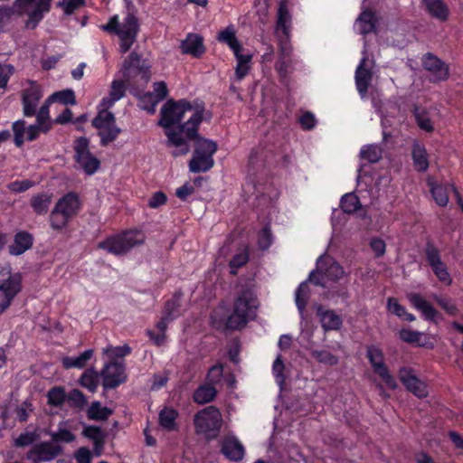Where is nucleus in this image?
<instances>
[{
    "mask_svg": "<svg viewBox=\"0 0 463 463\" xmlns=\"http://www.w3.org/2000/svg\"><path fill=\"white\" fill-rule=\"evenodd\" d=\"M204 110V104L202 103L187 121L179 126L178 131L166 132V146L175 147L172 152L173 156H185L190 151L189 141H194L193 156L188 161V169L192 173H206L215 165L213 155L218 149L217 143L199 134Z\"/></svg>",
    "mask_w": 463,
    "mask_h": 463,
    "instance_id": "f257e3e1",
    "label": "nucleus"
},
{
    "mask_svg": "<svg viewBox=\"0 0 463 463\" xmlns=\"http://www.w3.org/2000/svg\"><path fill=\"white\" fill-rule=\"evenodd\" d=\"M258 307L257 297L250 287H242L238 290L234 301L233 311L226 318V327L230 330H241L245 327Z\"/></svg>",
    "mask_w": 463,
    "mask_h": 463,
    "instance_id": "f03ea898",
    "label": "nucleus"
},
{
    "mask_svg": "<svg viewBox=\"0 0 463 463\" xmlns=\"http://www.w3.org/2000/svg\"><path fill=\"white\" fill-rule=\"evenodd\" d=\"M104 32L116 33L119 37V49L121 52H128L136 42L140 32L138 18L133 12H128L122 24L118 22V16L115 14L109 22L101 26Z\"/></svg>",
    "mask_w": 463,
    "mask_h": 463,
    "instance_id": "7ed1b4c3",
    "label": "nucleus"
},
{
    "mask_svg": "<svg viewBox=\"0 0 463 463\" xmlns=\"http://www.w3.org/2000/svg\"><path fill=\"white\" fill-rule=\"evenodd\" d=\"M146 235L142 230L127 229L113 235L107 236L104 241H99L98 248L103 249L115 256H122L137 247L144 244Z\"/></svg>",
    "mask_w": 463,
    "mask_h": 463,
    "instance_id": "20e7f679",
    "label": "nucleus"
},
{
    "mask_svg": "<svg viewBox=\"0 0 463 463\" xmlns=\"http://www.w3.org/2000/svg\"><path fill=\"white\" fill-rule=\"evenodd\" d=\"M80 208L81 202L75 192L66 193L59 198L50 213V224L52 230H63L70 220L78 215Z\"/></svg>",
    "mask_w": 463,
    "mask_h": 463,
    "instance_id": "39448f33",
    "label": "nucleus"
},
{
    "mask_svg": "<svg viewBox=\"0 0 463 463\" xmlns=\"http://www.w3.org/2000/svg\"><path fill=\"white\" fill-rule=\"evenodd\" d=\"M223 425L222 414L215 405H208L198 411L194 417L197 434H203L208 440L216 439Z\"/></svg>",
    "mask_w": 463,
    "mask_h": 463,
    "instance_id": "423d86ee",
    "label": "nucleus"
},
{
    "mask_svg": "<svg viewBox=\"0 0 463 463\" xmlns=\"http://www.w3.org/2000/svg\"><path fill=\"white\" fill-rule=\"evenodd\" d=\"M194 106L192 101L187 99H168L163 104L158 124L165 128V133L171 130H179V126L186 112H192Z\"/></svg>",
    "mask_w": 463,
    "mask_h": 463,
    "instance_id": "0eeeda50",
    "label": "nucleus"
},
{
    "mask_svg": "<svg viewBox=\"0 0 463 463\" xmlns=\"http://www.w3.org/2000/svg\"><path fill=\"white\" fill-rule=\"evenodd\" d=\"M151 63L146 58H142L139 52H129L121 64L119 71L128 84L137 82L138 79L144 82L150 80Z\"/></svg>",
    "mask_w": 463,
    "mask_h": 463,
    "instance_id": "6e6552de",
    "label": "nucleus"
},
{
    "mask_svg": "<svg viewBox=\"0 0 463 463\" xmlns=\"http://www.w3.org/2000/svg\"><path fill=\"white\" fill-rule=\"evenodd\" d=\"M92 127L98 130L101 146H108L122 132V129L117 125L115 114L106 107H102L92 118Z\"/></svg>",
    "mask_w": 463,
    "mask_h": 463,
    "instance_id": "1a4fd4ad",
    "label": "nucleus"
},
{
    "mask_svg": "<svg viewBox=\"0 0 463 463\" xmlns=\"http://www.w3.org/2000/svg\"><path fill=\"white\" fill-rule=\"evenodd\" d=\"M366 357L373 367V372L383 380L388 388L394 389L398 388V383L394 379L393 375L384 361V353L383 349H380L376 345H371L367 346Z\"/></svg>",
    "mask_w": 463,
    "mask_h": 463,
    "instance_id": "9d476101",
    "label": "nucleus"
},
{
    "mask_svg": "<svg viewBox=\"0 0 463 463\" xmlns=\"http://www.w3.org/2000/svg\"><path fill=\"white\" fill-rule=\"evenodd\" d=\"M74 159L82 170L89 175L96 173L100 167V161L90 150V140L86 136H80L74 140Z\"/></svg>",
    "mask_w": 463,
    "mask_h": 463,
    "instance_id": "9b49d317",
    "label": "nucleus"
},
{
    "mask_svg": "<svg viewBox=\"0 0 463 463\" xmlns=\"http://www.w3.org/2000/svg\"><path fill=\"white\" fill-rule=\"evenodd\" d=\"M424 256L439 281L443 282L446 285H451L453 279L445 261H442L441 260L440 250H439L433 241H426Z\"/></svg>",
    "mask_w": 463,
    "mask_h": 463,
    "instance_id": "f8f14e48",
    "label": "nucleus"
},
{
    "mask_svg": "<svg viewBox=\"0 0 463 463\" xmlns=\"http://www.w3.org/2000/svg\"><path fill=\"white\" fill-rule=\"evenodd\" d=\"M100 377L102 378V386L105 391L118 388V386L123 384L128 380L124 362L112 361V359L106 362L100 370Z\"/></svg>",
    "mask_w": 463,
    "mask_h": 463,
    "instance_id": "ddd939ff",
    "label": "nucleus"
},
{
    "mask_svg": "<svg viewBox=\"0 0 463 463\" xmlns=\"http://www.w3.org/2000/svg\"><path fill=\"white\" fill-rule=\"evenodd\" d=\"M399 380L407 391L411 392L418 399H425L429 396V388L427 383L419 376H416L415 370L408 365H402L398 370Z\"/></svg>",
    "mask_w": 463,
    "mask_h": 463,
    "instance_id": "4468645a",
    "label": "nucleus"
},
{
    "mask_svg": "<svg viewBox=\"0 0 463 463\" xmlns=\"http://www.w3.org/2000/svg\"><path fill=\"white\" fill-rule=\"evenodd\" d=\"M23 288V276L20 272L11 273L0 282V314L8 308Z\"/></svg>",
    "mask_w": 463,
    "mask_h": 463,
    "instance_id": "2eb2a0df",
    "label": "nucleus"
},
{
    "mask_svg": "<svg viewBox=\"0 0 463 463\" xmlns=\"http://www.w3.org/2000/svg\"><path fill=\"white\" fill-rule=\"evenodd\" d=\"M43 94L42 87L37 81L31 80L30 86L24 89L21 93L23 114L25 117H36L37 109Z\"/></svg>",
    "mask_w": 463,
    "mask_h": 463,
    "instance_id": "dca6fc26",
    "label": "nucleus"
},
{
    "mask_svg": "<svg viewBox=\"0 0 463 463\" xmlns=\"http://www.w3.org/2000/svg\"><path fill=\"white\" fill-rule=\"evenodd\" d=\"M421 62L424 70L429 71L432 75L430 81H445L449 78V66L433 52H426L421 59Z\"/></svg>",
    "mask_w": 463,
    "mask_h": 463,
    "instance_id": "f3484780",
    "label": "nucleus"
},
{
    "mask_svg": "<svg viewBox=\"0 0 463 463\" xmlns=\"http://www.w3.org/2000/svg\"><path fill=\"white\" fill-rule=\"evenodd\" d=\"M61 452H63L61 445L42 441L30 449L28 458L33 459L35 462H48V460L55 459Z\"/></svg>",
    "mask_w": 463,
    "mask_h": 463,
    "instance_id": "a211bd4d",
    "label": "nucleus"
},
{
    "mask_svg": "<svg viewBox=\"0 0 463 463\" xmlns=\"http://www.w3.org/2000/svg\"><path fill=\"white\" fill-rule=\"evenodd\" d=\"M407 299L412 307L421 312L425 320L429 322H437L438 317H440L439 310L436 309L431 302L427 301L420 293L411 292L407 293Z\"/></svg>",
    "mask_w": 463,
    "mask_h": 463,
    "instance_id": "6ab92c4d",
    "label": "nucleus"
},
{
    "mask_svg": "<svg viewBox=\"0 0 463 463\" xmlns=\"http://www.w3.org/2000/svg\"><path fill=\"white\" fill-rule=\"evenodd\" d=\"M180 50L182 53H188L194 58H202L206 52L203 35L198 33H188L185 39L181 41Z\"/></svg>",
    "mask_w": 463,
    "mask_h": 463,
    "instance_id": "aec40b11",
    "label": "nucleus"
},
{
    "mask_svg": "<svg viewBox=\"0 0 463 463\" xmlns=\"http://www.w3.org/2000/svg\"><path fill=\"white\" fill-rule=\"evenodd\" d=\"M221 451L230 460L239 462L244 458L245 449L235 436H225L221 442Z\"/></svg>",
    "mask_w": 463,
    "mask_h": 463,
    "instance_id": "412c9836",
    "label": "nucleus"
},
{
    "mask_svg": "<svg viewBox=\"0 0 463 463\" xmlns=\"http://www.w3.org/2000/svg\"><path fill=\"white\" fill-rule=\"evenodd\" d=\"M34 242V237L33 233L29 232H18L14 234V241L8 247V252L12 254V256H20L28 250V249L33 248Z\"/></svg>",
    "mask_w": 463,
    "mask_h": 463,
    "instance_id": "4be33fe9",
    "label": "nucleus"
},
{
    "mask_svg": "<svg viewBox=\"0 0 463 463\" xmlns=\"http://www.w3.org/2000/svg\"><path fill=\"white\" fill-rule=\"evenodd\" d=\"M426 184L430 190V194L436 203L440 207H445L449 200L450 185L447 184L437 183L435 178L429 175L426 178Z\"/></svg>",
    "mask_w": 463,
    "mask_h": 463,
    "instance_id": "5701e85b",
    "label": "nucleus"
},
{
    "mask_svg": "<svg viewBox=\"0 0 463 463\" xmlns=\"http://www.w3.org/2000/svg\"><path fill=\"white\" fill-rule=\"evenodd\" d=\"M421 3L430 17L439 22L448 21L450 9L444 0H421Z\"/></svg>",
    "mask_w": 463,
    "mask_h": 463,
    "instance_id": "b1692460",
    "label": "nucleus"
},
{
    "mask_svg": "<svg viewBox=\"0 0 463 463\" xmlns=\"http://www.w3.org/2000/svg\"><path fill=\"white\" fill-rule=\"evenodd\" d=\"M411 158L414 170L425 173L430 166V155L423 144L414 141L411 147Z\"/></svg>",
    "mask_w": 463,
    "mask_h": 463,
    "instance_id": "393cba45",
    "label": "nucleus"
},
{
    "mask_svg": "<svg viewBox=\"0 0 463 463\" xmlns=\"http://www.w3.org/2000/svg\"><path fill=\"white\" fill-rule=\"evenodd\" d=\"M317 315L320 318L322 327L325 331L339 330L343 326V318L335 310H325L321 305L317 309Z\"/></svg>",
    "mask_w": 463,
    "mask_h": 463,
    "instance_id": "a878e982",
    "label": "nucleus"
},
{
    "mask_svg": "<svg viewBox=\"0 0 463 463\" xmlns=\"http://www.w3.org/2000/svg\"><path fill=\"white\" fill-rule=\"evenodd\" d=\"M127 82L124 80H114L110 85V90L108 97H104L101 99V106L106 108H111L115 102L124 98L127 92Z\"/></svg>",
    "mask_w": 463,
    "mask_h": 463,
    "instance_id": "bb28decb",
    "label": "nucleus"
},
{
    "mask_svg": "<svg viewBox=\"0 0 463 463\" xmlns=\"http://www.w3.org/2000/svg\"><path fill=\"white\" fill-rule=\"evenodd\" d=\"M52 0H36L35 5L32 12L29 13L26 26L34 27L38 26L41 21H43L44 14L49 13L52 9Z\"/></svg>",
    "mask_w": 463,
    "mask_h": 463,
    "instance_id": "cd10ccee",
    "label": "nucleus"
},
{
    "mask_svg": "<svg viewBox=\"0 0 463 463\" xmlns=\"http://www.w3.org/2000/svg\"><path fill=\"white\" fill-rule=\"evenodd\" d=\"M242 45L241 43H238V49L234 52V56L237 60V66L235 67V78L238 80H242L245 76L250 71V62L252 61L251 54H242L241 52Z\"/></svg>",
    "mask_w": 463,
    "mask_h": 463,
    "instance_id": "c85d7f7f",
    "label": "nucleus"
},
{
    "mask_svg": "<svg viewBox=\"0 0 463 463\" xmlns=\"http://www.w3.org/2000/svg\"><path fill=\"white\" fill-rule=\"evenodd\" d=\"M365 58H364L355 71V86L360 95L364 96L368 92L370 80L372 79V71L365 69Z\"/></svg>",
    "mask_w": 463,
    "mask_h": 463,
    "instance_id": "c756f323",
    "label": "nucleus"
},
{
    "mask_svg": "<svg viewBox=\"0 0 463 463\" xmlns=\"http://www.w3.org/2000/svg\"><path fill=\"white\" fill-rule=\"evenodd\" d=\"M94 354L93 349H87L82 351L78 356H63L61 359V365L63 368H85L90 360L92 359Z\"/></svg>",
    "mask_w": 463,
    "mask_h": 463,
    "instance_id": "7c9ffc66",
    "label": "nucleus"
},
{
    "mask_svg": "<svg viewBox=\"0 0 463 463\" xmlns=\"http://www.w3.org/2000/svg\"><path fill=\"white\" fill-rule=\"evenodd\" d=\"M52 194L47 192L37 193L30 199V206L37 215H45L51 206Z\"/></svg>",
    "mask_w": 463,
    "mask_h": 463,
    "instance_id": "2f4dec72",
    "label": "nucleus"
},
{
    "mask_svg": "<svg viewBox=\"0 0 463 463\" xmlns=\"http://www.w3.org/2000/svg\"><path fill=\"white\" fill-rule=\"evenodd\" d=\"M177 417H179V412L175 408H163L159 412V424L161 428L167 431L178 430Z\"/></svg>",
    "mask_w": 463,
    "mask_h": 463,
    "instance_id": "473e14b6",
    "label": "nucleus"
},
{
    "mask_svg": "<svg viewBox=\"0 0 463 463\" xmlns=\"http://www.w3.org/2000/svg\"><path fill=\"white\" fill-rule=\"evenodd\" d=\"M217 395L214 385L211 383L199 385L193 392V400L196 403L203 405V403L211 402Z\"/></svg>",
    "mask_w": 463,
    "mask_h": 463,
    "instance_id": "72a5a7b5",
    "label": "nucleus"
},
{
    "mask_svg": "<svg viewBox=\"0 0 463 463\" xmlns=\"http://www.w3.org/2000/svg\"><path fill=\"white\" fill-rule=\"evenodd\" d=\"M357 22L360 25V33H364V35L376 32L378 18L374 12L370 11V9H365V11L362 12Z\"/></svg>",
    "mask_w": 463,
    "mask_h": 463,
    "instance_id": "f704fd0d",
    "label": "nucleus"
},
{
    "mask_svg": "<svg viewBox=\"0 0 463 463\" xmlns=\"http://www.w3.org/2000/svg\"><path fill=\"white\" fill-rule=\"evenodd\" d=\"M101 377L100 371L95 370L94 367L87 368L80 376L79 383L88 391L94 393L99 386V379Z\"/></svg>",
    "mask_w": 463,
    "mask_h": 463,
    "instance_id": "c9c22d12",
    "label": "nucleus"
},
{
    "mask_svg": "<svg viewBox=\"0 0 463 463\" xmlns=\"http://www.w3.org/2000/svg\"><path fill=\"white\" fill-rule=\"evenodd\" d=\"M113 414L109 407H103L100 402H92L87 409V418L94 420H105Z\"/></svg>",
    "mask_w": 463,
    "mask_h": 463,
    "instance_id": "e433bc0d",
    "label": "nucleus"
},
{
    "mask_svg": "<svg viewBox=\"0 0 463 463\" xmlns=\"http://www.w3.org/2000/svg\"><path fill=\"white\" fill-rule=\"evenodd\" d=\"M344 273L341 264L333 260L329 256H324V274L330 281H338Z\"/></svg>",
    "mask_w": 463,
    "mask_h": 463,
    "instance_id": "4c0bfd02",
    "label": "nucleus"
},
{
    "mask_svg": "<svg viewBox=\"0 0 463 463\" xmlns=\"http://www.w3.org/2000/svg\"><path fill=\"white\" fill-rule=\"evenodd\" d=\"M340 206L345 213H354L362 208V203L355 193H345L340 198Z\"/></svg>",
    "mask_w": 463,
    "mask_h": 463,
    "instance_id": "58836bf2",
    "label": "nucleus"
},
{
    "mask_svg": "<svg viewBox=\"0 0 463 463\" xmlns=\"http://www.w3.org/2000/svg\"><path fill=\"white\" fill-rule=\"evenodd\" d=\"M50 104L49 98L43 104L37 109L36 121L41 125L42 132L47 133L52 129V122L50 120Z\"/></svg>",
    "mask_w": 463,
    "mask_h": 463,
    "instance_id": "ea45409f",
    "label": "nucleus"
},
{
    "mask_svg": "<svg viewBox=\"0 0 463 463\" xmlns=\"http://www.w3.org/2000/svg\"><path fill=\"white\" fill-rule=\"evenodd\" d=\"M432 299L436 302V304L445 311L448 316L457 317L458 314V308L453 300V298H449V296L437 295L434 293L432 295Z\"/></svg>",
    "mask_w": 463,
    "mask_h": 463,
    "instance_id": "a19ab883",
    "label": "nucleus"
},
{
    "mask_svg": "<svg viewBox=\"0 0 463 463\" xmlns=\"http://www.w3.org/2000/svg\"><path fill=\"white\" fill-rule=\"evenodd\" d=\"M360 157L371 164H376V162L383 158V148L380 146H376V144L364 146L360 149Z\"/></svg>",
    "mask_w": 463,
    "mask_h": 463,
    "instance_id": "79ce46f5",
    "label": "nucleus"
},
{
    "mask_svg": "<svg viewBox=\"0 0 463 463\" xmlns=\"http://www.w3.org/2000/svg\"><path fill=\"white\" fill-rule=\"evenodd\" d=\"M399 337L402 342L416 345L418 347H425V345H427L426 342L422 341L423 333H421V331L401 329Z\"/></svg>",
    "mask_w": 463,
    "mask_h": 463,
    "instance_id": "37998d69",
    "label": "nucleus"
},
{
    "mask_svg": "<svg viewBox=\"0 0 463 463\" xmlns=\"http://www.w3.org/2000/svg\"><path fill=\"white\" fill-rule=\"evenodd\" d=\"M291 15L285 3H280L278 9L277 28L281 30L284 35L288 36Z\"/></svg>",
    "mask_w": 463,
    "mask_h": 463,
    "instance_id": "c03bdc74",
    "label": "nucleus"
},
{
    "mask_svg": "<svg viewBox=\"0 0 463 463\" xmlns=\"http://www.w3.org/2000/svg\"><path fill=\"white\" fill-rule=\"evenodd\" d=\"M67 400L65 388L61 385H55L47 392V402L52 406H61Z\"/></svg>",
    "mask_w": 463,
    "mask_h": 463,
    "instance_id": "a18cd8bd",
    "label": "nucleus"
},
{
    "mask_svg": "<svg viewBox=\"0 0 463 463\" xmlns=\"http://www.w3.org/2000/svg\"><path fill=\"white\" fill-rule=\"evenodd\" d=\"M217 39L218 41L226 43L230 49H232L233 53L237 51L239 46V40L236 36L234 29H232V26H228L227 28L218 33Z\"/></svg>",
    "mask_w": 463,
    "mask_h": 463,
    "instance_id": "49530a36",
    "label": "nucleus"
},
{
    "mask_svg": "<svg viewBox=\"0 0 463 463\" xmlns=\"http://www.w3.org/2000/svg\"><path fill=\"white\" fill-rule=\"evenodd\" d=\"M308 296L309 288L307 281L300 282L295 294L296 306L300 313H303L304 309L307 307Z\"/></svg>",
    "mask_w": 463,
    "mask_h": 463,
    "instance_id": "de8ad7c7",
    "label": "nucleus"
},
{
    "mask_svg": "<svg viewBox=\"0 0 463 463\" xmlns=\"http://www.w3.org/2000/svg\"><path fill=\"white\" fill-rule=\"evenodd\" d=\"M49 101H57L65 105H73L77 102L75 93L73 90L71 89L61 90V91L52 92V94L49 96Z\"/></svg>",
    "mask_w": 463,
    "mask_h": 463,
    "instance_id": "09e8293b",
    "label": "nucleus"
},
{
    "mask_svg": "<svg viewBox=\"0 0 463 463\" xmlns=\"http://www.w3.org/2000/svg\"><path fill=\"white\" fill-rule=\"evenodd\" d=\"M325 259L324 256H319L317 260V269L312 270L308 275V281L315 283V285L325 286Z\"/></svg>",
    "mask_w": 463,
    "mask_h": 463,
    "instance_id": "8fccbe9b",
    "label": "nucleus"
},
{
    "mask_svg": "<svg viewBox=\"0 0 463 463\" xmlns=\"http://www.w3.org/2000/svg\"><path fill=\"white\" fill-rule=\"evenodd\" d=\"M82 434L93 440L95 449L101 448V446H103L104 437L100 427H96V425H88L83 429Z\"/></svg>",
    "mask_w": 463,
    "mask_h": 463,
    "instance_id": "3c124183",
    "label": "nucleus"
},
{
    "mask_svg": "<svg viewBox=\"0 0 463 463\" xmlns=\"http://www.w3.org/2000/svg\"><path fill=\"white\" fill-rule=\"evenodd\" d=\"M138 107L150 115H154L156 110V100H155L154 92L147 91L139 95Z\"/></svg>",
    "mask_w": 463,
    "mask_h": 463,
    "instance_id": "603ef678",
    "label": "nucleus"
},
{
    "mask_svg": "<svg viewBox=\"0 0 463 463\" xmlns=\"http://www.w3.org/2000/svg\"><path fill=\"white\" fill-rule=\"evenodd\" d=\"M180 298L178 296H173L172 298L165 301L164 309L169 322L180 317Z\"/></svg>",
    "mask_w": 463,
    "mask_h": 463,
    "instance_id": "864d4df0",
    "label": "nucleus"
},
{
    "mask_svg": "<svg viewBox=\"0 0 463 463\" xmlns=\"http://www.w3.org/2000/svg\"><path fill=\"white\" fill-rule=\"evenodd\" d=\"M413 114L416 123L419 126V128H420V129H423L426 132L430 133L433 132L434 125L432 123L431 118H430L429 116H427L425 109H422V111H420V109H419L418 107H415Z\"/></svg>",
    "mask_w": 463,
    "mask_h": 463,
    "instance_id": "5fc2aeb1",
    "label": "nucleus"
},
{
    "mask_svg": "<svg viewBox=\"0 0 463 463\" xmlns=\"http://www.w3.org/2000/svg\"><path fill=\"white\" fill-rule=\"evenodd\" d=\"M67 400L72 408L83 409L88 403V399L82 391L73 388L67 394Z\"/></svg>",
    "mask_w": 463,
    "mask_h": 463,
    "instance_id": "6e6d98bb",
    "label": "nucleus"
},
{
    "mask_svg": "<svg viewBox=\"0 0 463 463\" xmlns=\"http://www.w3.org/2000/svg\"><path fill=\"white\" fill-rule=\"evenodd\" d=\"M14 142L17 147L23 146L24 143V133L26 131V121L20 118L12 124Z\"/></svg>",
    "mask_w": 463,
    "mask_h": 463,
    "instance_id": "4d7b16f0",
    "label": "nucleus"
},
{
    "mask_svg": "<svg viewBox=\"0 0 463 463\" xmlns=\"http://www.w3.org/2000/svg\"><path fill=\"white\" fill-rule=\"evenodd\" d=\"M132 349L128 345H123L122 346H109L104 349V354L112 360L122 359V357L130 354Z\"/></svg>",
    "mask_w": 463,
    "mask_h": 463,
    "instance_id": "13d9d810",
    "label": "nucleus"
},
{
    "mask_svg": "<svg viewBox=\"0 0 463 463\" xmlns=\"http://www.w3.org/2000/svg\"><path fill=\"white\" fill-rule=\"evenodd\" d=\"M312 355L317 362L324 363V364L335 365L339 363L338 356L328 350H315L312 351Z\"/></svg>",
    "mask_w": 463,
    "mask_h": 463,
    "instance_id": "bf43d9fd",
    "label": "nucleus"
},
{
    "mask_svg": "<svg viewBox=\"0 0 463 463\" xmlns=\"http://www.w3.org/2000/svg\"><path fill=\"white\" fill-rule=\"evenodd\" d=\"M250 260V256L247 250L243 252L235 253L229 262L230 271L232 274H236L239 268L244 267Z\"/></svg>",
    "mask_w": 463,
    "mask_h": 463,
    "instance_id": "052dcab7",
    "label": "nucleus"
},
{
    "mask_svg": "<svg viewBox=\"0 0 463 463\" xmlns=\"http://www.w3.org/2000/svg\"><path fill=\"white\" fill-rule=\"evenodd\" d=\"M285 364L281 359V355L277 356L276 360L273 362V374L275 376V380L277 383L280 386L284 385L286 382V375L284 373Z\"/></svg>",
    "mask_w": 463,
    "mask_h": 463,
    "instance_id": "680f3d73",
    "label": "nucleus"
},
{
    "mask_svg": "<svg viewBox=\"0 0 463 463\" xmlns=\"http://www.w3.org/2000/svg\"><path fill=\"white\" fill-rule=\"evenodd\" d=\"M280 52L282 56L276 61L275 68L280 78H286L288 74L289 62L286 60L287 52L283 43L280 45Z\"/></svg>",
    "mask_w": 463,
    "mask_h": 463,
    "instance_id": "e2e57ef3",
    "label": "nucleus"
},
{
    "mask_svg": "<svg viewBox=\"0 0 463 463\" xmlns=\"http://www.w3.org/2000/svg\"><path fill=\"white\" fill-rule=\"evenodd\" d=\"M52 439L54 442H73L75 440V434L71 432L70 430H66V428H59L57 432H53L51 434Z\"/></svg>",
    "mask_w": 463,
    "mask_h": 463,
    "instance_id": "0e129e2a",
    "label": "nucleus"
},
{
    "mask_svg": "<svg viewBox=\"0 0 463 463\" xmlns=\"http://www.w3.org/2000/svg\"><path fill=\"white\" fill-rule=\"evenodd\" d=\"M272 243V232L269 226H264L259 232L258 244L260 249H269Z\"/></svg>",
    "mask_w": 463,
    "mask_h": 463,
    "instance_id": "69168bd1",
    "label": "nucleus"
},
{
    "mask_svg": "<svg viewBox=\"0 0 463 463\" xmlns=\"http://www.w3.org/2000/svg\"><path fill=\"white\" fill-rule=\"evenodd\" d=\"M153 89H154V97H155V100L156 101V105L158 104V102H160V101L164 100V99L167 98V96L169 94L167 85H166L165 81H164V80L155 81L154 85H153Z\"/></svg>",
    "mask_w": 463,
    "mask_h": 463,
    "instance_id": "338daca9",
    "label": "nucleus"
},
{
    "mask_svg": "<svg viewBox=\"0 0 463 463\" xmlns=\"http://www.w3.org/2000/svg\"><path fill=\"white\" fill-rule=\"evenodd\" d=\"M387 308L391 313L394 314V316H397L403 319L405 314V307L400 304L397 298H389L387 299Z\"/></svg>",
    "mask_w": 463,
    "mask_h": 463,
    "instance_id": "774afa93",
    "label": "nucleus"
}]
</instances>
